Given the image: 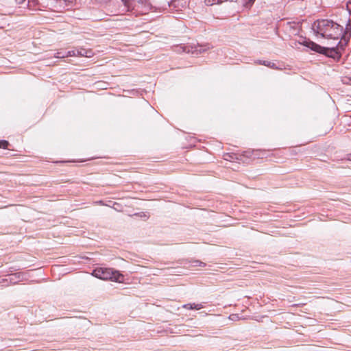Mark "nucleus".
<instances>
[{"label": "nucleus", "instance_id": "10", "mask_svg": "<svg viewBox=\"0 0 351 351\" xmlns=\"http://www.w3.org/2000/svg\"><path fill=\"white\" fill-rule=\"evenodd\" d=\"M255 0H242V4L245 8H250L254 4Z\"/></svg>", "mask_w": 351, "mask_h": 351}, {"label": "nucleus", "instance_id": "5", "mask_svg": "<svg viewBox=\"0 0 351 351\" xmlns=\"http://www.w3.org/2000/svg\"><path fill=\"white\" fill-rule=\"evenodd\" d=\"M351 38V19H349L346 25L345 28L343 27V35L340 38V40H343L347 43Z\"/></svg>", "mask_w": 351, "mask_h": 351}, {"label": "nucleus", "instance_id": "6", "mask_svg": "<svg viewBox=\"0 0 351 351\" xmlns=\"http://www.w3.org/2000/svg\"><path fill=\"white\" fill-rule=\"evenodd\" d=\"M24 278V274L20 272L14 273L11 275L9 278V283L10 285L17 284L19 282H21Z\"/></svg>", "mask_w": 351, "mask_h": 351}, {"label": "nucleus", "instance_id": "4", "mask_svg": "<svg viewBox=\"0 0 351 351\" xmlns=\"http://www.w3.org/2000/svg\"><path fill=\"white\" fill-rule=\"evenodd\" d=\"M181 48L182 49V51L186 53H192L197 55L207 51L209 49V47L207 45H197L194 46H184Z\"/></svg>", "mask_w": 351, "mask_h": 351}, {"label": "nucleus", "instance_id": "11", "mask_svg": "<svg viewBox=\"0 0 351 351\" xmlns=\"http://www.w3.org/2000/svg\"><path fill=\"white\" fill-rule=\"evenodd\" d=\"M55 57L56 58H64L65 57H67L66 51H58L56 53Z\"/></svg>", "mask_w": 351, "mask_h": 351}, {"label": "nucleus", "instance_id": "15", "mask_svg": "<svg viewBox=\"0 0 351 351\" xmlns=\"http://www.w3.org/2000/svg\"><path fill=\"white\" fill-rule=\"evenodd\" d=\"M194 263H195V266L204 267L206 265V263L200 261H195Z\"/></svg>", "mask_w": 351, "mask_h": 351}, {"label": "nucleus", "instance_id": "13", "mask_svg": "<svg viewBox=\"0 0 351 351\" xmlns=\"http://www.w3.org/2000/svg\"><path fill=\"white\" fill-rule=\"evenodd\" d=\"M0 285H2L3 286H8L10 284L9 283V278H3L0 280Z\"/></svg>", "mask_w": 351, "mask_h": 351}, {"label": "nucleus", "instance_id": "8", "mask_svg": "<svg viewBox=\"0 0 351 351\" xmlns=\"http://www.w3.org/2000/svg\"><path fill=\"white\" fill-rule=\"evenodd\" d=\"M92 53H93L91 51H88L85 49H80L76 50V56L90 57Z\"/></svg>", "mask_w": 351, "mask_h": 351}, {"label": "nucleus", "instance_id": "17", "mask_svg": "<svg viewBox=\"0 0 351 351\" xmlns=\"http://www.w3.org/2000/svg\"><path fill=\"white\" fill-rule=\"evenodd\" d=\"M346 8H347L350 15H351V2L350 1L347 3Z\"/></svg>", "mask_w": 351, "mask_h": 351}, {"label": "nucleus", "instance_id": "18", "mask_svg": "<svg viewBox=\"0 0 351 351\" xmlns=\"http://www.w3.org/2000/svg\"><path fill=\"white\" fill-rule=\"evenodd\" d=\"M16 4H21L25 0H14Z\"/></svg>", "mask_w": 351, "mask_h": 351}, {"label": "nucleus", "instance_id": "3", "mask_svg": "<svg viewBox=\"0 0 351 351\" xmlns=\"http://www.w3.org/2000/svg\"><path fill=\"white\" fill-rule=\"evenodd\" d=\"M92 274L97 278L105 280H110L114 282H121L124 280L123 275L111 268L97 267L93 269Z\"/></svg>", "mask_w": 351, "mask_h": 351}, {"label": "nucleus", "instance_id": "1", "mask_svg": "<svg viewBox=\"0 0 351 351\" xmlns=\"http://www.w3.org/2000/svg\"><path fill=\"white\" fill-rule=\"evenodd\" d=\"M316 36L339 40L343 35V26L331 19H317L312 24Z\"/></svg>", "mask_w": 351, "mask_h": 351}, {"label": "nucleus", "instance_id": "9", "mask_svg": "<svg viewBox=\"0 0 351 351\" xmlns=\"http://www.w3.org/2000/svg\"><path fill=\"white\" fill-rule=\"evenodd\" d=\"M258 64L265 65L266 66H268L269 68L276 69V64L274 62L265 61V60H258Z\"/></svg>", "mask_w": 351, "mask_h": 351}, {"label": "nucleus", "instance_id": "16", "mask_svg": "<svg viewBox=\"0 0 351 351\" xmlns=\"http://www.w3.org/2000/svg\"><path fill=\"white\" fill-rule=\"evenodd\" d=\"M342 82L343 84H351V79L348 78V77H344L343 80H342Z\"/></svg>", "mask_w": 351, "mask_h": 351}, {"label": "nucleus", "instance_id": "12", "mask_svg": "<svg viewBox=\"0 0 351 351\" xmlns=\"http://www.w3.org/2000/svg\"><path fill=\"white\" fill-rule=\"evenodd\" d=\"M9 145L8 141L5 140H0V148L6 149Z\"/></svg>", "mask_w": 351, "mask_h": 351}, {"label": "nucleus", "instance_id": "2", "mask_svg": "<svg viewBox=\"0 0 351 351\" xmlns=\"http://www.w3.org/2000/svg\"><path fill=\"white\" fill-rule=\"evenodd\" d=\"M300 43L311 49V50L315 52L325 55L326 56L336 60H339L341 57L340 48H342L343 45L340 40H338L336 46L330 47H322L310 40H306V38H304L302 42H300Z\"/></svg>", "mask_w": 351, "mask_h": 351}, {"label": "nucleus", "instance_id": "19", "mask_svg": "<svg viewBox=\"0 0 351 351\" xmlns=\"http://www.w3.org/2000/svg\"><path fill=\"white\" fill-rule=\"evenodd\" d=\"M235 316H236V315H230V318L233 319V317H235Z\"/></svg>", "mask_w": 351, "mask_h": 351}, {"label": "nucleus", "instance_id": "7", "mask_svg": "<svg viewBox=\"0 0 351 351\" xmlns=\"http://www.w3.org/2000/svg\"><path fill=\"white\" fill-rule=\"evenodd\" d=\"M182 307L184 308H186L188 310H193V309L199 310V309H202V308H204V305L202 303H200V304L189 303V304H184L182 306Z\"/></svg>", "mask_w": 351, "mask_h": 351}, {"label": "nucleus", "instance_id": "14", "mask_svg": "<svg viewBox=\"0 0 351 351\" xmlns=\"http://www.w3.org/2000/svg\"><path fill=\"white\" fill-rule=\"evenodd\" d=\"M66 56L69 57V56H76V51L75 50H72V51H66Z\"/></svg>", "mask_w": 351, "mask_h": 351}]
</instances>
